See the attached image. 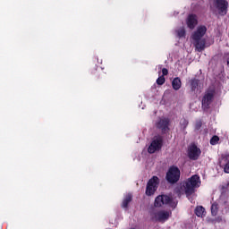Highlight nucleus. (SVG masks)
<instances>
[{"mask_svg":"<svg viewBox=\"0 0 229 229\" xmlns=\"http://www.w3.org/2000/svg\"><path fill=\"white\" fill-rule=\"evenodd\" d=\"M199 155H201V149L198 148L196 145H191L188 148V157L191 160H198L199 158Z\"/></svg>","mask_w":229,"mask_h":229,"instance_id":"1a4fd4ad","label":"nucleus"},{"mask_svg":"<svg viewBox=\"0 0 229 229\" xmlns=\"http://www.w3.org/2000/svg\"><path fill=\"white\" fill-rule=\"evenodd\" d=\"M172 87L174 90H180L182 89V81L180 78L176 77L172 81Z\"/></svg>","mask_w":229,"mask_h":229,"instance_id":"ddd939ff","label":"nucleus"},{"mask_svg":"<svg viewBox=\"0 0 229 229\" xmlns=\"http://www.w3.org/2000/svg\"><path fill=\"white\" fill-rule=\"evenodd\" d=\"M171 211L165 210H153L150 213L151 219L153 221H158L159 223H165L169 217H171Z\"/></svg>","mask_w":229,"mask_h":229,"instance_id":"20e7f679","label":"nucleus"},{"mask_svg":"<svg viewBox=\"0 0 229 229\" xmlns=\"http://www.w3.org/2000/svg\"><path fill=\"white\" fill-rule=\"evenodd\" d=\"M217 204L214 203L211 206V214L212 216H217Z\"/></svg>","mask_w":229,"mask_h":229,"instance_id":"6ab92c4d","label":"nucleus"},{"mask_svg":"<svg viewBox=\"0 0 229 229\" xmlns=\"http://www.w3.org/2000/svg\"><path fill=\"white\" fill-rule=\"evenodd\" d=\"M166 180L169 183H176L180 180V169L176 166H171L166 173Z\"/></svg>","mask_w":229,"mask_h":229,"instance_id":"39448f33","label":"nucleus"},{"mask_svg":"<svg viewBox=\"0 0 229 229\" xmlns=\"http://www.w3.org/2000/svg\"><path fill=\"white\" fill-rule=\"evenodd\" d=\"M162 205H169L172 208H176L177 202L170 195H159L156 198L154 206L162 207Z\"/></svg>","mask_w":229,"mask_h":229,"instance_id":"7ed1b4c3","label":"nucleus"},{"mask_svg":"<svg viewBox=\"0 0 229 229\" xmlns=\"http://www.w3.org/2000/svg\"><path fill=\"white\" fill-rule=\"evenodd\" d=\"M131 193H128L127 195H125L122 204L123 208H128V205L131 201Z\"/></svg>","mask_w":229,"mask_h":229,"instance_id":"4468645a","label":"nucleus"},{"mask_svg":"<svg viewBox=\"0 0 229 229\" xmlns=\"http://www.w3.org/2000/svg\"><path fill=\"white\" fill-rule=\"evenodd\" d=\"M180 125H181V128H182V130H185L189 125V121H187L186 119H182L180 122Z\"/></svg>","mask_w":229,"mask_h":229,"instance_id":"a211bd4d","label":"nucleus"},{"mask_svg":"<svg viewBox=\"0 0 229 229\" xmlns=\"http://www.w3.org/2000/svg\"><path fill=\"white\" fill-rule=\"evenodd\" d=\"M191 89L192 90H196V88L198 87V80L194 79L191 80Z\"/></svg>","mask_w":229,"mask_h":229,"instance_id":"4be33fe9","label":"nucleus"},{"mask_svg":"<svg viewBox=\"0 0 229 229\" xmlns=\"http://www.w3.org/2000/svg\"><path fill=\"white\" fill-rule=\"evenodd\" d=\"M212 99H214V90H208L206 92L202 98V108L207 109L212 103Z\"/></svg>","mask_w":229,"mask_h":229,"instance_id":"9d476101","label":"nucleus"},{"mask_svg":"<svg viewBox=\"0 0 229 229\" xmlns=\"http://www.w3.org/2000/svg\"><path fill=\"white\" fill-rule=\"evenodd\" d=\"M156 126L161 130L163 133H165V131L169 130V120L166 118H160L156 123Z\"/></svg>","mask_w":229,"mask_h":229,"instance_id":"9b49d317","label":"nucleus"},{"mask_svg":"<svg viewBox=\"0 0 229 229\" xmlns=\"http://www.w3.org/2000/svg\"><path fill=\"white\" fill-rule=\"evenodd\" d=\"M167 74H169V71L167 69L164 68L162 70V75L161 76H163V77L167 76Z\"/></svg>","mask_w":229,"mask_h":229,"instance_id":"5701e85b","label":"nucleus"},{"mask_svg":"<svg viewBox=\"0 0 229 229\" xmlns=\"http://www.w3.org/2000/svg\"><path fill=\"white\" fill-rule=\"evenodd\" d=\"M157 85H164L165 83V78L164 76H159L157 80Z\"/></svg>","mask_w":229,"mask_h":229,"instance_id":"412c9836","label":"nucleus"},{"mask_svg":"<svg viewBox=\"0 0 229 229\" xmlns=\"http://www.w3.org/2000/svg\"><path fill=\"white\" fill-rule=\"evenodd\" d=\"M207 34V27L199 26L197 30L192 33L191 38L194 41V46L199 53L207 47V39H205V35Z\"/></svg>","mask_w":229,"mask_h":229,"instance_id":"f257e3e1","label":"nucleus"},{"mask_svg":"<svg viewBox=\"0 0 229 229\" xmlns=\"http://www.w3.org/2000/svg\"><path fill=\"white\" fill-rule=\"evenodd\" d=\"M177 36L182 38V37H185V29L182 27L178 30H176Z\"/></svg>","mask_w":229,"mask_h":229,"instance_id":"f3484780","label":"nucleus"},{"mask_svg":"<svg viewBox=\"0 0 229 229\" xmlns=\"http://www.w3.org/2000/svg\"><path fill=\"white\" fill-rule=\"evenodd\" d=\"M201 128V122H198L196 123V130H199Z\"/></svg>","mask_w":229,"mask_h":229,"instance_id":"b1692460","label":"nucleus"},{"mask_svg":"<svg viewBox=\"0 0 229 229\" xmlns=\"http://www.w3.org/2000/svg\"><path fill=\"white\" fill-rule=\"evenodd\" d=\"M219 142V137L218 136H213L210 140V145L211 146H216Z\"/></svg>","mask_w":229,"mask_h":229,"instance_id":"aec40b11","label":"nucleus"},{"mask_svg":"<svg viewBox=\"0 0 229 229\" xmlns=\"http://www.w3.org/2000/svg\"><path fill=\"white\" fill-rule=\"evenodd\" d=\"M223 160L225 162V165L224 166V172L229 174V154L224 155Z\"/></svg>","mask_w":229,"mask_h":229,"instance_id":"2eb2a0df","label":"nucleus"},{"mask_svg":"<svg viewBox=\"0 0 229 229\" xmlns=\"http://www.w3.org/2000/svg\"><path fill=\"white\" fill-rule=\"evenodd\" d=\"M195 214L198 217H203V214H205V208L199 206L195 209Z\"/></svg>","mask_w":229,"mask_h":229,"instance_id":"dca6fc26","label":"nucleus"},{"mask_svg":"<svg viewBox=\"0 0 229 229\" xmlns=\"http://www.w3.org/2000/svg\"><path fill=\"white\" fill-rule=\"evenodd\" d=\"M225 59H226V62H227V65L229 66V53H227L225 55Z\"/></svg>","mask_w":229,"mask_h":229,"instance_id":"393cba45","label":"nucleus"},{"mask_svg":"<svg viewBox=\"0 0 229 229\" xmlns=\"http://www.w3.org/2000/svg\"><path fill=\"white\" fill-rule=\"evenodd\" d=\"M201 185V180L198 175H193L189 178L185 182H183V189L186 196H191L196 192V189H198Z\"/></svg>","mask_w":229,"mask_h":229,"instance_id":"f03ea898","label":"nucleus"},{"mask_svg":"<svg viewBox=\"0 0 229 229\" xmlns=\"http://www.w3.org/2000/svg\"><path fill=\"white\" fill-rule=\"evenodd\" d=\"M158 183L160 180L157 176H153L147 184L146 194L147 196H153L157 189H158Z\"/></svg>","mask_w":229,"mask_h":229,"instance_id":"423d86ee","label":"nucleus"},{"mask_svg":"<svg viewBox=\"0 0 229 229\" xmlns=\"http://www.w3.org/2000/svg\"><path fill=\"white\" fill-rule=\"evenodd\" d=\"M162 144H164V140H162V137L156 136L152 140V142L150 143L148 152L150 154L157 153V151H160L162 149Z\"/></svg>","mask_w":229,"mask_h":229,"instance_id":"0eeeda50","label":"nucleus"},{"mask_svg":"<svg viewBox=\"0 0 229 229\" xmlns=\"http://www.w3.org/2000/svg\"><path fill=\"white\" fill-rule=\"evenodd\" d=\"M214 4L220 15H226L228 10V2L226 0H215Z\"/></svg>","mask_w":229,"mask_h":229,"instance_id":"6e6552de","label":"nucleus"},{"mask_svg":"<svg viewBox=\"0 0 229 229\" xmlns=\"http://www.w3.org/2000/svg\"><path fill=\"white\" fill-rule=\"evenodd\" d=\"M187 26L190 30H194L198 24V17L194 14H190L187 19Z\"/></svg>","mask_w":229,"mask_h":229,"instance_id":"f8f14e48","label":"nucleus"}]
</instances>
